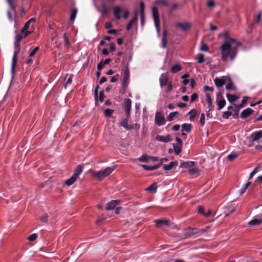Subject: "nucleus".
I'll list each match as a JSON object with an SVG mask.
<instances>
[{"label":"nucleus","mask_w":262,"mask_h":262,"mask_svg":"<svg viewBox=\"0 0 262 262\" xmlns=\"http://www.w3.org/2000/svg\"><path fill=\"white\" fill-rule=\"evenodd\" d=\"M224 41L220 47L221 59L225 62L233 61L238 52V48L241 43L228 36L227 33L223 34Z\"/></svg>","instance_id":"1"},{"label":"nucleus","mask_w":262,"mask_h":262,"mask_svg":"<svg viewBox=\"0 0 262 262\" xmlns=\"http://www.w3.org/2000/svg\"><path fill=\"white\" fill-rule=\"evenodd\" d=\"M167 160L166 158L159 160L157 157L148 156V170H154L158 169L162 163L167 162Z\"/></svg>","instance_id":"2"},{"label":"nucleus","mask_w":262,"mask_h":262,"mask_svg":"<svg viewBox=\"0 0 262 262\" xmlns=\"http://www.w3.org/2000/svg\"><path fill=\"white\" fill-rule=\"evenodd\" d=\"M20 41H18L17 40V39H16V40L14 43L15 51L13 53L12 64H11V72L12 74H14V73L15 72V67L16 66L17 61V56L20 50Z\"/></svg>","instance_id":"3"},{"label":"nucleus","mask_w":262,"mask_h":262,"mask_svg":"<svg viewBox=\"0 0 262 262\" xmlns=\"http://www.w3.org/2000/svg\"><path fill=\"white\" fill-rule=\"evenodd\" d=\"M123 80L122 82V89L124 91H126L129 83V76L130 73L128 67V63H127L124 69L122 71Z\"/></svg>","instance_id":"4"},{"label":"nucleus","mask_w":262,"mask_h":262,"mask_svg":"<svg viewBox=\"0 0 262 262\" xmlns=\"http://www.w3.org/2000/svg\"><path fill=\"white\" fill-rule=\"evenodd\" d=\"M114 170L112 167H107L103 170L98 171H94L92 173L93 176L99 180H103L104 178L108 176Z\"/></svg>","instance_id":"5"},{"label":"nucleus","mask_w":262,"mask_h":262,"mask_svg":"<svg viewBox=\"0 0 262 262\" xmlns=\"http://www.w3.org/2000/svg\"><path fill=\"white\" fill-rule=\"evenodd\" d=\"M151 14L157 31L159 33L160 31V16L158 9L156 6L152 7Z\"/></svg>","instance_id":"6"},{"label":"nucleus","mask_w":262,"mask_h":262,"mask_svg":"<svg viewBox=\"0 0 262 262\" xmlns=\"http://www.w3.org/2000/svg\"><path fill=\"white\" fill-rule=\"evenodd\" d=\"M155 123L159 126L165 124V119L160 112H157L155 115Z\"/></svg>","instance_id":"7"},{"label":"nucleus","mask_w":262,"mask_h":262,"mask_svg":"<svg viewBox=\"0 0 262 262\" xmlns=\"http://www.w3.org/2000/svg\"><path fill=\"white\" fill-rule=\"evenodd\" d=\"M262 224V214L256 215L253 220L248 223L250 226H257Z\"/></svg>","instance_id":"8"},{"label":"nucleus","mask_w":262,"mask_h":262,"mask_svg":"<svg viewBox=\"0 0 262 262\" xmlns=\"http://www.w3.org/2000/svg\"><path fill=\"white\" fill-rule=\"evenodd\" d=\"M249 138L252 142H256L262 138V130H257L253 132Z\"/></svg>","instance_id":"9"},{"label":"nucleus","mask_w":262,"mask_h":262,"mask_svg":"<svg viewBox=\"0 0 262 262\" xmlns=\"http://www.w3.org/2000/svg\"><path fill=\"white\" fill-rule=\"evenodd\" d=\"M192 26V24L189 22L178 23L177 27H179L182 31L186 32L188 31Z\"/></svg>","instance_id":"10"},{"label":"nucleus","mask_w":262,"mask_h":262,"mask_svg":"<svg viewBox=\"0 0 262 262\" xmlns=\"http://www.w3.org/2000/svg\"><path fill=\"white\" fill-rule=\"evenodd\" d=\"M132 101L130 99H126L124 100L123 106L125 113L127 117H129L131 109Z\"/></svg>","instance_id":"11"},{"label":"nucleus","mask_w":262,"mask_h":262,"mask_svg":"<svg viewBox=\"0 0 262 262\" xmlns=\"http://www.w3.org/2000/svg\"><path fill=\"white\" fill-rule=\"evenodd\" d=\"M230 78L226 76H223L221 78H216L214 79V83L217 87L222 86Z\"/></svg>","instance_id":"12"},{"label":"nucleus","mask_w":262,"mask_h":262,"mask_svg":"<svg viewBox=\"0 0 262 262\" xmlns=\"http://www.w3.org/2000/svg\"><path fill=\"white\" fill-rule=\"evenodd\" d=\"M159 80H160V85L162 89L163 88H164L165 86H166V85L169 82L168 81V76L166 74H165V73L161 74V75L160 77Z\"/></svg>","instance_id":"13"},{"label":"nucleus","mask_w":262,"mask_h":262,"mask_svg":"<svg viewBox=\"0 0 262 262\" xmlns=\"http://www.w3.org/2000/svg\"><path fill=\"white\" fill-rule=\"evenodd\" d=\"M128 117L126 116V118L122 119L120 125L123 126L125 129L127 130H130L134 128L133 125L132 124H128L127 123V119Z\"/></svg>","instance_id":"14"},{"label":"nucleus","mask_w":262,"mask_h":262,"mask_svg":"<svg viewBox=\"0 0 262 262\" xmlns=\"http://www.w3.org/2000/svg\"><path fill=\"white\" fill-rule=\"evenodd\" d=\"M120 201L118 200H112L107 204L106 210H113L119 204Z\"/></svg>","instance_id":"15"},{"label":"nucleus","mask_w":262,"mask_h":262,"mask_svg":"<svg viewBox=\"0 0 262 262\" xmlns=\"http://www.w3.org/2000/svg\"><path fill=\"white\" fill-rule=\"evenodd\" d=\"M122 11V8L119 6H116L114 8L113 13L115 17V18L119 20L121 19V16L120 15V13Z\"/></svg>","instance_id":"16"},{"label":"nucleus","mask_w":262,"mask_h":262,"mask_svg":"<svg viewBox=\"0 0 262 262\" xmlns=\"http://www.w3.org/2000/svg\"><path fill=\"white\" fill-rule=\"evenodd\" d=\"M206 100L208 103V108H209L208 112H212L213 110L214 107L213 105L212 99L211 98V95L208 93H206Z\"/></svg>","instance_id":"17"},{"label":"nucleus","mask_w":262,"mask_h":262,"mask_svg":"<svg viewBox=\"0 0 262 262\" xmlns=\"http://www.w3.org/2000/svg\"><path fill=\"white\" fill-rule=\"evenodd\" d=\"M138 12L137 10L135 12V16L132 19V20L128 23L126 26V29L129 30L132 27L133 24L137 21Z\"/></svg>","instance_id":"18"},{"label":"nucleus","mask_w":262,"mask_h":262,"mask_svg":"<svg viewBox=\"0 0 262 262\" xmlns=\"http://www.w3.org/2000/svg\"><path fill=\"white\" fill-rule=\"evenodd\" d=\"M83 169V166L81 165H78L74 170L73 176L78 179L79 176L82 173Z\"/></svg>","instance_id":"19"},{"label":"nucleus","mask_w":262,"mask_h":262,"mask_svg":"<svg viewBox=\"0 0 262 262\" xmlns=\"http://www.w3.org/2000/svg\"><path fill=\"white\" fill-rule=\"evenodd\" d=\"M178 165L177 161H172L169 164H165L163 165V168L165 170H169L171 169L173 167Z\"/></svg>","instance_id":"20"},{"label":"nucleus","mask_w":262,"mask_h":262,"mask_svg":"<svg viewBox=\"0 0 262 262\" xmlns=\"http://www.w3.org/2000/svg\"><path fill=\"white\" fill-rule=\"evenodd\" d=\"M155 139L158 141L163 142H168L170 141V137L169 135H167L166 136H157Z\"/></svg>","instance_id":"21"},{"label":"nucleus","mask_w":262,"mask_h":262,"mask_svg":"<svg viewBox=\"0 0 262 262\" xmlns=\"http://www.w3.org/2000/svg\"><path fill=\"white\" fill-rule=\"evenodd\" d=\"M253 111L250 108L245 109L242 112L241 114V117L242 118H246L250 116L253 113Z\"/></svg>","instance_id":"22"},{"label":"nucleus","mask_w":262,"mask_h":262,"mask_svg":"<svg viewBox=\"0 0 262 262\" xmlns=\"http://www.w3.org/2000/svg\"><path fill=\"white\" fill-rule=\"evenodd\" d=\"M157 227H161L164 226H168L169 221L167 220H159L155 221Z\"/></svg>","instance_id":"23"},{"label":"nucleus","mask_w":262,"mask_h":262,"mask_svg":"<svg viewBox=\"0 0 262 262\" xmlns=\"http://www.w3.org/2000/svg\"><path fill=\"white\" fill-rule=\"evenodd\" d=\"M30 34V31H25V32L21 33L20 32V33L18 34L16 36V39L18 41H20L24 38L26 37L28 35H29Z\"/></svg>","instance_id":"24"},{"label":"nucleus","mask_w":262,"mask_h":262,"mask_svg":"<svg viewBox=\"0 0 262 262\" xmlns=\"http://www.w3.org/2000/svg\"><path fill=\"white\" fill-rule=\"evenodd\" d=\"M182 127L183 132H190L192 128V125L191 124L184 123L182 124Z\"/></svg>","instance_id":"25"},{"label":"nucleus","mask_w":262,"mask_h":262,"mask_svg":"<svg viewBox=\"0 0 262 262\" xmlns=\"http://www.w3.org/2000/svg\"><path fill=\"white\" fill-rule=\"evenodd\" d=\"M144 4L143 2H141L140 5V13L141 15V23L144 21Z\"/></svg>","instance_id":"26"},{"label":"nucleus","mask_w":262,"mask_h":262,"mask_svg":"<svg viewBox=\"0 0 262 262\" xmlns=\"http://www.w3.org/2000/svg\"><path fill=\"white\" fill-rule=\"evenodd\" d=\"M217 104L218 105V108L219 110L222 109L226 104V101L224 99H221L217 100Z\"/></svg>","instance_id":"27"},{"label":"nucleus","mask_w":262,"mask_h":262,"mask_svg":"<svg viewBox=\"0 0 262 262\" xmlns=\"http://www.w3.org/2000/svg\"><path fill=\"white\" fill-rule=\"evenodd\" d=\"M77 179V178L75 177V176H72L71 178H70L66 181L65 183L68 186H71L74 184V183L76 181Z\"/></svg>","instance_id":"28"},{"label":"nucleus","mask_w":262,"mask_h":262,"mask_svg":"<svg viewBox=\"0 0 262 262\" xmlns=\"http://www.w3.org/2000/svg\"><path fill=\"white\" fill-rule=\"evenodd\" d=\"M163 91L166 93H168L170 92L172 89V85L171 82L169 81L166 86L162 88Z\"/></svg>","instance_id":"29"},{"label":"nucleus","mask_w":262,"mask_h":262,"mask_svg":"<svg viewBox=\"0 0 262 262\" xmlns=\"http://www.w3.org/2000/svg\"><path fill=\"white\" fill-rule=\"evenodd\" d=\"M227 98L228 100L230 102H233L235 101L236 99L238 98V97L234 95H232L230 94H227Z\"/></svg>","instance_id":"30"},{"label":"nucleus","mask_w":262,"mask_h":262,"mask_svg":"<svg viewBox=\"0 0 262 262\" xmlns=\"http://www.w3.org/2000/svg\"><path fill=\"white\" fill-rule=\"evenodd\" d=\"M181 67L179 64H175L171 68V71L173 73H176L181 70Z\"/></svg>","instance_id":"31"},{"label":"nucleus","mask_w":262,"mask_h":262,"mask_svg":"<svg viewBox=\"0 0 262 262\" xmlns=\"http://www.w3.org/2000/svg\"><path fill=\"white\" fill-rule=\"evenodd\" d=\"M194 164H195V162H192V161L182 162L181 166L185 167H192L194 165Z\"/></svg>","instance_id":"32"},{"label":"nucleus","mask_w":262,"mask_h":262,"mask_svg":"<svg viewBox=\"0 0 262 262\" xmlns=\"http://www.w3.org/2000/svg\"><path fill=\"white\" fill-rule=\"evenodd\" d=\"M158 188L157 183L156 182L154 183L150 186H148V191L152 192H155L156 189Z\"/></svg>","instance_id":"33"},{"label":"nucleus","mask_w":262,"mask_h":262,"mask_svg":"<svg viewBox=\"0 0 262 262\" xmlns=\"http://www.w3.org/2000/svg\"><path fill=\"white\" fill-rule=\"evenodd\" d=\"M166 31H164L162 37V47L163 48H165L166 47Z\"/></svg>","instance_id":"34"},{"label":"nucleus","mask_w":262,"mask_h":262,"mask_svg":"<svg viewBox=\"0 0 262 262\" xmlns=\"http://www.w3.org/2000/svg\"><path fill=\"white\" fill-rule=\"evenodd\" d=\"M239 156V154L237 152H232L228 156V158L230 160H233Z\"/></svg>","instance_id":"35"},{"label":"nucleus","mask_w":262,"mask_h":262,"mask_svg":"<svg viewBox=\"0 0 262 262\" xmlns=\"http://www.w3.org/2000/svg\"><path fill=\"white\" fill-rule=\"evenodd\" d=\"M113 112H114L113 110H111L110 108H106L104 111V115H105V117H110L112 116Z\"/></svg>","instance_id":"36"},{"label":"nucleus","mask_w":262,"mask_h":262,"mask_svg":"<svg viewBox=\"0 0 262 262\" xmlns=\"http://www.w3.org/2000/svg\"><path fill=\"white\" fill-rule=\"evenodd\" d=\"M250 185V183L248 182V183H247L244 186H243L242 187V188L239 190L240 194H243V193H244L246 191V189H247V188L248 187V186Z\"/></svg>","instance_id":"37"},{"label":"nucleus","mask_w":262,"mask_h":262,"mask_svg":"<svg viewBox=\"0 0 262 262\" xmlns=\"http://www.w3.org/2000/svg\"><path fill=\"white\" fill-rule=\"evenodd\" d=\"M77 13V9L74 8L72 10V12H71V16H70L71 20H74V19L76 17V16Z\"/></svg>","instance_id":"38"},{"label":"nucleus","mask_w":262,"mask_h":262,"mask_svg":"<svg viewBox=\"0 0 262 262\" xmlns=\"http://www.w3.org/2000/svg\"><path fill=\"white\" fill-rule=\"evenodd\" d=\"M155 4L166 6L167 5V0H156Z\"/></svg>","instance_id":"39"},{"label":"nucleus","mask_w":262,"mask_h":262,"mask_svg":"<svg viewBox=\"0 0 262 262\" xmlns=\"http://www.w3.org/2000/svg\"><path fill=\"white\" fill-rule=\"evenodd\" d=\"M198 62L199 63H202L204 61V56L202 54H199L197 55Z\"/></svg>","instance_id":"40"},{"label":"nucleus","mask_w":262,"mask_h":262,"mask_svg":"<svg viewBox=\"0 0 262 262\" xmlns=\"http://www.w3.org/2000/svg\"><path fill=\"white\" fill-rule=\"evenodd\" d=\"M30 24V23H29V21H27L25 23L23 28L21 29V32L23 33V32H25V31H28L27 30L29 29Z\"/></svg>","instance_id":"41"},{"label":"nucleus","mask_w":262,"mask_h":262,"mask_svg":"<svg viewBox=\"0 0 262 262\" xmlns=\"http://www.w3.org/2000/svg\"><path fill=\"white\" fill-rule=\"evenodd\" d=\"M39 49V47H35L32 51H31L29 54L30 57H33L35 55V54L38 51Z\"/></svg>","instance_id":"42"},{"label":"nucleus","mask_w":262,"mask_h":262,"mask_svg":"<svg viewBox=\"0 0 262 262\" xmlns=\"http://www.w3.org/2000/svg\"><path fill=\"white\" fill-rule=\"evenodd\" d=\"M178 114V112H172V113H170L168 116L167 117V119L169 121H171L172 120L173 117L177 115Z\"/></svg>","instance_id":"43"},{"label":"nucleus","mask_w":262,"mask_h":262,"mask_svg":"<svg viewBox=\"0 0 262 262\" xmlns=\"http://www.w3.org/2000/svg\"><path fill=\"white\" fill-rule=\"evenodd\" d=\"M207 6L209 8H213L215 6L214 2L213 0H209L207 2Z\"/></svg>","instance_id":"44"},{"label":"nucleus","mask_w":262,"mask_h":262,"mask_svg":"<svg viewBox=\"0 0 262 262\" xmlns=\"http://www.w3.org/2000/svg\"><path fill=\"white\" fill-rule=\"evenodd\" d=\"M229 82L226 85V88L227 90H234V86L233 83L230 80H228Z\"/></svg>","instance_id":"45"},{"label":"nucleus","mask_w":262,"mask_h":262,"mask_svg":"<svg viewBox=\"0 0 262 262\" xmlns=\"http://www.w3.org/2000/svg\"><path fill=\"white\" fill-rule=\"evenodd\" d=\"M48 214L47 213H45L40 217V220L43 223H46L48 222Z\"/></svg>","instance_id":"46"},{"label":"nucleus","mask_w":262,"mask_h":262,"mask_svg":"<svg viewBox=\"0 0 262 262\" xmlns=\"http://www.w3.org/2000/svg\"><path fill=\"white\" fill-rule=\"evenodd\" d=\"M205 114L204 113H202L201 115V118H200V123L202 126H203L205 124Z\"/></svg>","instance_id":"47"},{"label":"nucleus","mask_w":262,"mask_h":262,"mask_svg":"<svg viewBox=\"0 0 262 262\" xmlns=\"http://www.w3.org/2000/svg\"><path fill=\"white\" fill-rule=\"evenodd\" d=\"M208 47L207 45L204 43L203 42H202L200 50L203 51H208Z\"/></svg>","instance_id":"48"},{"label":"nucleus","mask_w":262,"mask_h":262,"mask_svg":"<svg viewBox=\"0 0 262 262\" xmlns=\"http://www.w3.org/2000/svg\"><path fill=\"white\" fill-rule=\"evenodd\" d=\"M37 237V235L36 233H34V234L30 235L28 237V239L30 241H34L36 239Z\"/></svg>","instance_id":"49"},{"label":"nucleus","mask_w":262,"mask_h":262,"mask_svg":"<svg viewBox=\"0 0 262 262\" xmlns=\"http://www.w3.org/2000/svg\"><path fill=\"white\" fill-rule=\"evenodd\" d=\"M64 39L67 48H69L70 46V42L68 37L66 35V34H64Z\"/></svg>","instance_id":"50"},{"label":"nucleus","mask_w":262,"mask_h":262,"mask_svg":"<svg viewBox=\"0 0 262 262\" xmlns=\"http://www.w3.org/2000/svg\"><path fill=\"white\" fill-rule=\"evenodd\" d=\"M7 3H8L10 8L12 10V11H15V6L13 4L12 0H7Z\"/></svg>","instance_id":"51"},{"label":"nucleus","mask_w":262,"mask_h":262,"mask_svg":"<svg viewBox=\"0 0 262 262\" xmlns=\"http://www.w3.org/2000/svg\"><path fill=\"white\" fill-rule=\"evenodd\" d=\"M119 78V75L118 74H117L116 75L112 77L111 79V82L112 83H115L118 80Z\"/></svg>","instance_id":"52"},{"label":"nucleus","mask_w":262,"mask_h":262,"mask_svg":"<svg viewBox=\"0 0 262 262\" xmlns=\"http://www.w3.org/2000/svg\"><path fill=\"white\" fill-rule=\"evenodd\" d=\"M232 113L229 111H226L223 113V117L225 119H228L231 115Z\"/></svg>","instance_id":"53"},{"label":"nucleus","mask_w":262,"mask_h":262,"mask_svg":"<svg viewBox=\"0 0 262 262\" xmlns=\"http://www.w3.org/2000/svg\"><path fill=\"white\" fill-rule=\"evenodd\" d=\"M139 161L142 162H147V155L146 154L143 155L139 159Z\"/></svg>","instance_id":"54"},{"label":"nucleus","mask_w":262,"mask_h":262,"mask_svg":"<svg viewBox=\"0 0 262 262\" xmlns=\"http://www.w3.org/2000/svg\"><path fill=\"white\" fill-rule=\"evenodd\" d=\"M73 75H70L69 78L68 79L67 82H66L65 87H66L68 85L70 84L72 82L73 79Z\"/></svg>","instance_id":"55"},{"label":"nucleus","mask_w":262,"mask_h":262,"mask_svg":"<svg viewBox=\"0 0 262 262\" xmlns=\"http://www.w3.org/2000/svg\"><path fill=\"white\" fill-rule=\"evenodd\" d=\"M105 96L103 91H101L99 93V99L100 102H103Z\"/></svg>","instance_id":"56"},{"label":"nucleus","mask_w":262,"mask_h":262,"mask_svg":"<svg viewBox=\"0 0 262 262\" xmlns=\"http://www.w3.org/2000/svg\"><path fill=\"white\" fill-rule=\"evenodd\" d=\"M102 13L104 15H106L108 13V9L105 5L102 6Z\"/></svg>","instance_id":"57"},{"label":"nucleus","mask_w":262,"mask_h":262,"mask_svg":"<svg viewBox=\"0 0 262 262\" xmlns=\"http://www.w3.org/2000/svg\"><path fill=\"white\" fill-rule=\"evenodd\" d=\"M11 11L12 10L10 9V10H9L7 11V16L8 17L9 20L11 21H12L13 20V17H12Z\"/></svg>","instance_id":"58"},{"label":"nucleus","mask_w":262,"mask_h":262,"mask_svg":"<svg viewBox=\"0 0 262 262\" xmlns=\"http://www.w3.org/2000/svg\"><path fill=\"white\" fill-rule=\"evenodd\" d=\"M204 91L213 92L214 90V89L213 87H210V86L206 85L204 87Z\"/></svg>","instance_id":"59"},{"label":"nucleus","mask_w":262,"mask_h":262,"mask_svg":"<svg viewBox=\"0 0 262 262\" xmlns=\"http://www.w3.org/2000/svg\"><path fill=\"white\" fill-rule=\"evenodd\" d=\"M198 95L197 94L194 93V94H192L191 96V101L193 102L198 98Z\"/></svg>","instance_id":"60"},{"label":"nucleus","mask_w":262,"mask_h":262,"mask_svg":"<svg viewBox=\"0 0 262 262\" xmlns=\"http://www.w3.org/2000/svg\"><path fill=\"white\" fill-rule=\"evenodd\" d=\"M104 66L102 63V61H101L98 64L97 69L98 71H100L103 68Z\"/></svg>","instance_id":"61"},{"label":"nucleus","mask_w":262,"mask_h":262,"mask_svg":"<svg viewBox=\"0 0 262 262\" xmlns=\"http://www.w3.org/2000/svg\"><path fill=\"white\" fill-rule=\"evenodd\" d=\"M261 168L262 167L260 165H258L252 170V172L255 174L258 172V170L261 169Z\"/></svg>","instance_id":"62"},{"label":"nucleus","mask_w":262,"mask_h":262,"mask_svg":"<svg viewBox=\"0 0 262 262\" xmlns=\"http://www.w3.org/2000/svg\"><path fill=\"white\" fill-rule=\"evenodd\" d=\"M110 48L111 51L113 52L116 50V46L114 43L111 42L110 44Z\"/></svg>","instance_id":"63"},{"label":"nucleus","mask_w":262,"mask_h":262,"mask_svg":"<svg viewBox=\"0 0 262 262\" xmlns=\"http://www.w3.org/2000/svg\"><path fill=\"white\" fill-rule=\"evenodd\" d=\"M174 148L175 154L176 155H178V154H179L181 152V148L179 147L174 146Z\"/></svg>","instance_id":"64"}]
</instances>
